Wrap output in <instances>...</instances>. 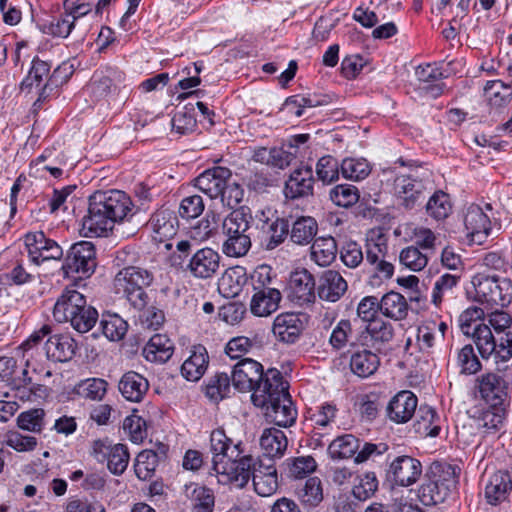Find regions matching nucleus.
<instances>
[{
    "label": "nucleus",
    "mask_w": 512,
    "mask_h": 512,
    "mask_svg": "<svg viewBox=\"0 0 512 512\" xmlns=\"http://www.w3.org/2000/svg\"><path fill=\"white\" fill-rule=\"evenodd\" d=\"M133 203L120 190L96 191L89 197L88 212L82 219L81 232L85 237H103L117 222L131 215Z\"/></svg>",
    "instance_id": "f257e3e1"
},
{
    "label": "nucleus",
    "mask_w": 512,
    "mask_h": 512,
    "mask_svg": "<svg viewBox=\"0 0 512 512\" xmlns=\"http://www.w3.org/2000/svg\"><path fill=\"white\" fill-rule=\"evenodd\" d=\"M251 400L264 410L266 419L279 427H291L297 419V409L288 392V384L277 369L266 372V381L261 383Z\"/></svg>",
    "instance_id": "f03ea898"
},
{
    "label": "nucleus",
    "mask_w": 512,
    "mask_h": 512,
    "mask_svg": "<svg viewBox=\"0 0 512 512\" xmlns=\"http://www.w3.org/2000/svg\"><path fill=\"white\" fill-rule=\"evenodd\" d=\"M484 316L483 309L469 308L459 317V326L464 335L472 336L483 359L492 358L495 364L506 363L512 358V336L501 335L495 338L490 327L479 320Z\"/></svg>",
    "instance_id": "7ed1b4c3"
},
{
    "label": "nucleus",
    "mask_w": 512,
    "mask_h": 512,
    "mask_svg": "<svg viewBox=\"0 0 512 512\" xmlns=\"http://www.w3.org/2000/svg\"><path fill=\"white\" fill-rule=\"evenodd\" d=\"M52 328L44 324L39 330L34 331L27 340L17 347L15 354L24 365L22 370L17 369V361L14 357L0 358V381L10 387H18L23 382L31 383V374H37V358L41 356L39 345L45 336L51 334Z\"/></svg>",
    "instance_id": "20e7f679"
},
{
    "label": "nucleus",
    "mask_w": 512,
    "mask_h": 512,
    "mask_svg": "<svg viewBox=\"0 0 512 512\" xmlns=\"http://www.w3.org/2000/svg\"><path fill=\"white\" fill-rule=\"evenodd\" d=\"M253 217L248 208L241 207L230 212L222 222L225 241L222 251L228 257H243L251 248V224Z\"/></svg>",
    "instance_id": "39448f33"
},
{
    "label": "nucleus",
    "mask_w": 512,
    "mask_h": 512,
    "mask_svg": "<svg viewBox=\"0 0 512 512\" xmlns=\"http://www.w3.org/2000/svg\"><path fill=\"white\" fill-rule=\"evenodd\" d=\"M455 484V468L446 463L434 462L429 467L425 479L418 489V498L425 506L442 503Z\"/></svg>",
    "instance_id": "423d86ee"
},
{
    "label": "nucleus",
    "mask_w": 512,
    "mask_h": 512,
    "mask_svg": "<svg viewBox=\"0 0 512 512\" xmlns=\"http://www.w3.org/2000/svg\"><path fill=\"white\" fill-rule=\"evenodd\" d=\"M154 280L153 274L144 268L130 266L120 270L114 278V289L124 296L137 310H143L148 302L145 289Z\"/></svg>",
    "instance_id": "0eeeda50"
},
{
    "label": "nucleus",
    "mask_w": 512,
    "mask_h": 512,
    "mask_svg": "<svg viewBox=\"0 0 512 512\" xmlns=\"http://www.w3.org/2000/svg\"><path fill=\"white\" fill-rule=\"evenodd\" d=\"M472 284L475 301L488 309H502L512 301V281L508 278L477 274Z\"/></svg>",
    "instance_id": "6e6552de"
},
{
    "label": "nucleus",
    "mask_w": 512,
    "mask_h": 512,
    "mask_svg": "<svg viewBox=\"0 0 512 512\" xmlns=\"http://www.w3.org/2000/svg\"><path fill=\"white\" fill-rule=\"evenodd\" d=\"M241 443L232 447L229 459L224 462H215L214 474L221 484H233L243 488L250 480L256 466L255 459L250 455L241 456Z\"/></svg>",
    "instance_id": "1a4fd4ad"
},
{
    "label": "nucleus",
    "mask_w": 512,
    "mask_h": 512,
    "mask_svg": "<svg viewBox=\"0 0 512 512\" xmlns=\"http://www.w3.org/2000/svg\"><path fill=\"white\" fill-rule=\"evenodd\" d=\"M388 240L380 228L371 229L366 234L365 260L366 264L373 267L380 277L391 278L394 273V266L387 261Z\"/></svg>",
    "instance_id": "9d476101"
},
{
    "label": "nucleus",
    "mask_w": 512,
    "mask_h": 512,
    "mask_svg": "<svg viewBox=\"0 0 512 512\" xmlns=\"http://www.w3.org/2000/svg\"><path fill=\"white\" fill-rule=\"evenodd\" d=\"M95 255V247L91 242L80 241L73 244L62 265L64 274L69 276L76 273L80 277L90 276L96 268Z\"/></svg>",
    "instance_id": "9b49d317"
},
{
    "label": "nucleus",
    "mask_w": 512,
    "mask_h": 512,
    "mask_svg": "<svg viewBox=\"0 0 512 512\" xmlns=\"http://www.w3.org/2000/svg\"><path fill=\"white\" fill-rule=\"evenodd\" d=\"M24 245L34 266L49 260H60L63 256L61 246L53 239L47 238L42 231L26 233Z\"/></svg>",
    "instance_id": "f8f14e48"
},
{
    "label": "nucleus",
    "mask_w": 512,
    "mask_h": 512,
    "mask_svg": "<svg viewBox=\"0 0 512 512\" xmlns=\"http://www.w3.org/2000/svg\"><path fill=\"white\" fill-rule=\"evenodd\" d=\"M394 193L399 205L409 210L424 202L429 189L422 179L412 175H399L394 180Z\"/></svg>",
    "instance_id": "ddd939ff"
},
{
    "label": "nucleus",
    "mask_w": 512,
    "mask_h": 512,
    "mask_svg": "<svg viewBox=\"0 0 512 512\" xmlns=\"http://www.w3.org/2000/svg\"><path fill=\"white\" fill-rule=\"evenodd\" d=\"M231 379L237 390L251 391L253 394L256 388L266 381V373L263 372V366L259 362L244 358L233 366Z\"/></svg>",
    "instance_id": "4468645a"
},
{
    "label": "nucleus",
    "mask_w": 512,
    "mask_h": 512,
    "mask_svg": "<svg viewBox=\"0 0 512 512\" xmlns=\"http://www.w3.org/2000/svg\"><path fill=\"white\" fill-rule=\"evenodd\" d=\"M421 462L408 455L395 457L387 470V476L395 485L409 487L415 484L422 475Z\"/></svg>",
    "instance_id": "2eb2a0df"
},
{
    "label": "nucleus",
    "mask_w": 512,
    "mask_h": 512,
    "mask_svg": "<svg viewBox=\"0 0 512 512\" xmlns=\"http://www.w3.org/2000/svg\"><path fill=\"white\" fill-rule=\"evenodd\" d=\"M148 226L151 230V237L156 243H165V248L170 250V240L177 234L178 218L170 209L157 210L150 218Z\"/></svg>",
    "instance_id": "dca6fc26"
},
{
    "label": "nucleus",
    "mask_w": 512,
    "mask_h": 512,
    "mask_svg": "<svg viewBox=\"0 0 512 512\" xmlns=\"http://www.w3.org/2000/svg\"><path fill=\"white\" fill-rule=\"evenodd\" d=\"M315 279L306 269L293 272L290 275L288 284V298L298 306H305L314 303Z\"/></svg>",
    "instance_id": "f3484780"
},
{
    "label": "nucleus",
    "mask_w": 512,
    "mask_h": 512,
    "mask_svg": "<svg viewBox=\"0 0 512 512\" xmlns=\"http://www.w3.org/2000/svg\"><path fill=\"white\" fill-rule=\"evenodd\" d=\"M307 322L305 314L281 313L273 321L272 332L283 343H295L302 334Z\"/></svg>",
    "instance_id": "a211bd4d"
},
{
    "label": "nucleus",
    "mask_w": 512,
    "mask_h": 512,
    "mask_svg": "<svg viewBox=\"0 0 512 512\" xmlns=\"http://www.w3.org/2000/svg\"><path fill=\"white\" fill-rule=\"evenodd\" d=\"M125 74L116 67H104L95 71L91 83V93L96 98H105L120 90Z\"/></svg>",
    "instance_id": "6ab92c4d"
},
{
    "label": "nucleus",
    "mask_w": 512,
    "mask_h": 512,
    "mask_svg": "<svg viewBox=\"0 0 512 512\" xmlns=\"http://www.w3.org/2000/svg\"><path fill=\"white\" fill-rule=\"evenodd\" d=\"M476 383L481 398L491 406L501 405L507 397V382L497 373H484L477 378Z\"/></svg>",
    "instance_id": "aec40b11"
},
{
    "label": "nucleus",
    "mask_w": 512,
    "mask_h": 512,
    "mask_svg": "<svg viewBox=\"0 0 512 512\" xmlns=\"http://www.w3.org/2000/svg\"><path fill=\"white\" fill-rule=\"evenodd\" d=\"M232 172L226 167L216 166L202 172L195 179V187L211 199L220 197L226 182L231 180Z\"/></svg>",
    "instance_id": "412c9836"
},
{
    "label": "nucleus",
    "mask_w": 512,
    "mask_h": 512,
    "mask_svg": "<svg viewBox=\"0 0 512 512\" xmlns=\"http://www.w3.org/2000/svg\"><path fill=\"white\" fill-rule=\"evenodd\" d=\"M418 405L416 395L409 390H402L394 395L386 408L387 417L394 423H407L415 415Z\"/></svg>",
    "instance_id": "4be33fe9"
},
{
    "label": "nucleus",
    "mask_w": 512,
    "mask_h": 512,
    "mask_svg": "<svg viewBox=\"0 0 512 512\" xmlns=\"http://www.w3.org/2000/svg\"><path fill=\"white\" fill-rule=\"evenodd\" d=\"M93 453L99 461L107 458V467L115 475H121L128 466L129 453L123 444L107 446L103 441L97 440L93 444Z\"/></svg>",
    "instance_id": "5701e85b"
},
{
    "label": "nucleus",
    "mask_w": 512,
    "mask_h": 512,
    "mask_svg": "<svg viewBox=\"0 0 512 512\" xmlns=\"http://www.w3.org/2000/svg\"><path fill=\"white\" fill-rule=\"evenodd\" d=\"M220 255L212 248H202L191 257L187 266L189 272L198 279L212 278L220 266Z\"/></svg>",
    "instance_id": "b1692460"
},
{
    "label": "nucleus",
    "mask_w": 512,
    "mask_h": 512,
    "mask_svg": "<svg viewBox=\"0 0 512 512\" xmlns=\"http://www.w3.org/2000/svg\"><path fill=\"white\" fill-rule=\"evenodd\" d=\"M464 226L467 236L470 240L477 244H482L488 237L491 230V222L489 217L483 212L478 205H470L464 215Z\"/></svg>",
    "instance_id": "393cba45"
},
{
    "label": "nucleus",
    "mask_w": 512,
    "mask_h": 512,
    "mask_svg": "<svg viewBox=\"0 0 512 512\" xmlns=\"http://www.w3.org/2000/svg\"><path fill=\"white\" fill-rule=\"evenodd\" d=\"M314 177L312 168L301 165L295 168L285 182L284 193L287 198L296 199L313 193Z\"/></svg>",
    "instance_id": "a878e982"
},
{
    "label": "nucleus",
    "mask_w": 512,
    "mask_h": 512,
    "mask_svg": "<svg viewBox=\"0 0 512 512\" xmlns=\"http://www.w3.org/2000/svg\"><path fill=\"white\" fill-rule=\"evenodd\" d=\"M348 284L336 270H326L319 277L317 293L321 300L337 302L347 291Z\"/></svg>",
    "instance_id": "bb28decb"
},
{
    "label": "nucleus",
    "mask_w": 512,
    "mask_h": 512,
    "mask_svg": "<svg viewBox=\"0 0 512 512\" xmlns=\"http://www.w3.org/2000/svg\"><path fill=\"white\" fill-rule=\"evenodd\" d=\"M85 301L86 298L82 293L73 287H66L54 304V319L59 323L69 322L75 312L79 311V307L85 304Z\"/></svg>",
    "instance_id": "cd10ccee"
},
{
    "label": "nucleus",
    "mask_w": 512,
    "mask_h": 512,
    "mask_svg": "<svg viewBox=\"0 0 512 512\" xmlns=\"http://www.w3.org/2000/svg\"><path fill=\"white\" fill-rule=\"evenodd\" d=\"M511 489L510 474L500 470L489 475L484 487V497L487 503L496 506L507 499Z\"/></svg>",
    "instance_id": "c85d7f7f"
},
{
    "label": "nucleus",
    "mask_w": 512,
    "mask_h": 512,
    "mask_svg": "<svg viewBox=\"0 0 512 512\" xmlns=\"http://www.w3.org/2000/svg\"><path fill=\"white\" fill-rule=\"evenodd\" d=\"M252 481L255 492L261 497L272 496L278 489L277 470L273 464L259 461L254 467Z\"/></svg>",
    "instance_id": "c756f323"
},
{
    "label": "nucleus",
    "mask_w": 512,
    "mask_h": 512,
    "mask_svg": "<svg viewBox=\"0 0 512 512\" xmlns=\"http://www.w3.org/2000/svg\"><path fill=\"white\" fill-rule=\"evenodd\" d=\"M259 444L263 455L271 460L281 458L285 454L288 440L282 430L271 427L263 430Z\"/></svg>",
    "instance_id": "7c9ffc66"
},
{
    "label": "nucleus",
    "mask_w": 512,
    "mask_h": 512,
    "mask_svg": "<svg viewBox=\"0 0 512 512\" xmlns=\"http://www.w3.org/2000/svg\"><path fill=\"white\" fill-rule=\"evenodd\" d=\"M208 363L209 357L206 348L202 345H195L181 366V374L188 381H198L204 375Z\"/></svg>",
    "instance_id": "2f4dec72"
},
{
    "label": "nucleus",
    "mask_w": 512,
    "mask_h": 512,
    "mask_svg": "<svg viewBox=\"0 0 512 512\" xmlns=\"http://www.w3.org/2000/svg\"><path fill=\"white\" fill-rule=\"evenodd\" d=\"M174 344L170 338L163 334H155L144 346L142 355L152 363H165L173 355Z\"/></svg>",
    "instance_id": "473e14b6"
},
{
    "label": "nucleus",
    "mask_w": 512,
    "mask_h": 512,
    "mask_svg": "<svg viewBox=\"0 0 512 512\" xmlns=\"http://www.w3.org/2000/svg\"><path fill=\"white\" fill-rule=\"evenodd\" d=\"M76 348V342L69 335H52L45 343L47 358L59 362L70 360L74 356Z\"/></svg>",
    "instance_id": "72a5a7b5"
},
{
    "label": "nucleus",
    "mask_w": 512,
    "mask_h": 512,
    "mask_svg": "<svg viewBox=\"0 0 512 512\" xmlns=\"http://www.w3.org/2000/svg\"><path fill=\"white\" fill-rule=\"evenodd\" d=\"M294 155L280 147H255L252 160L267 166L285 169L294 160Z\"/></svg>",
    "instance_id": "f704fd0d"
},
{
    "label": "nucleus",
    "mask_w": 512,
    "mask_h": 512,
    "mask_svg": "<svg viewBox=\"0 0 512 512\" xmlns=\"http://www.w3.org/2000/svg\"><path fill=\"white\" fill-rule=\"evenodd\" d=\"M148 389V380L134 371L125 373L119 381V391L126 400L131 402H140Z\"/></svg>",
    "instance_id": "c9c22d12"
},
{
    "label": "nucleus",
    "mask_w": 512,
    "mask_h": 512,
    "mask_svg": "<svg viewBox=\"0 0 512 512\" xmlns=\"http://www.w3.org/2000/svg\"><path fill=\"white\" fill-rule=\"evenodd\" d=\"M246 281L247 275L243 267H231L219 279L218 290L225 298H234L240 294Z\"/></svg>",
    "instance_id": "e433bc0d"
},
{
    "label": "nucleus",
    "mask_w": 512,
    "mask_h": 512,
    "mask_svg": "<svg viewBox=\"0 0 512 512\" xmlns=\"http://www.w3.org/2000/svg\"><path fill=\"white\" fill-rule=\"evenodd\" d=\"M337 252V243L332 236H320L314 239L310 258L318 266L327 267L336 259Z\"/></svg>",
    "instance_id": "4c0bfd02"
},
{
    "label": "nucleus",
    "mask_w": 512,
    "mask_h": 512,
    "mask_svg": "<svg viewBox=\"0 0 512 512\" xmlns=\"http://www.w3.org/2000/svg\"><path fill=\"white\" fill-rule=\"evenodd\" d=\"M281 293L278 289L254 291L250 302V311L258 317H265L278 309Z\"/></svg>",
    "instance_id": "58836bf2"
},
{
    "label": "nucleus",
    "mask_w": 512,
    "mask_h": 512,
    "mask_svg": "<svg viewBox=\"0 0 512 512\" xmlns=\"http://www.w3.org/2000/svg\"><path fill=\"white\" fill-rule=\"evenodd\" d=\"M380 312L394 321H401L408 315L409 305L406 298L395 291H390L379 300Z\"/></svg>",
    "instance_id": "ea45409f"
},
{
    "label": "nucleus",
    "mask_w": 512,
    "mask_h": 512,
    "mask_svg": "<svg viewBox=\"0 0 512 512\" xmlns=\"http://www.w3.org/2000/svg\"><path fill=\"white\" fill-rule=\"evenodd\" d=\"M415 432L423 437H436L440 432V417L427 405H421L416 413Z\"/></svg>",
    "instance_id": "a19ab883"
},
{
    "label": "nucleus",
    "mask_w": 512,
    "mask_h": 512,
    "mask_svg": "<svg viewBox=\"0 0 512 512\" xmlns=\"http://www.w3.org/2000/svg\"><path fill=\"white\" fill-rule=\"evenodd\" d=\"M379 365V356L368 349L356 351L350 358V368L352 372L362 378L373 375Z\"/></svg>",
    "instance_id": "79ce46f5"
},
{
    "label": "nucleus",
    "mask_w": 512,
    "mask_h": 512,
    "mask_svg": "<svg viewBox=\"0 0 512 512\" xmlns=\"http://www.w3.org/2000/svg\"><path fill=\"white\" fill-rule=\"evenodd\" d=\"M317 230L318 225L314 218L302 216L293 222L290 239L297 245H308L315 238Z\"/></svg>",
    "instance_id": "37998d69"
},
{
    "label": "nucleus",
    "mask_w": 512,
    "mask_h": 512,
    "mask_svg": "<svg viewBox=\"0 0 512 512\" xmlns=\"http://www.w3.org/2000/svg\"><path fill=\"white\" fill-rule=\"evenodd\" d=\"M297 497L306 509H313L323 501L322 482L318 477H310L297 490Z\"/></svg>",
    "instance_id": "c03bdc74"
},
{
    "label": "nucleus",
    "mask_w": 512,
    "mask_h": 512,
    "mask_svg": "<svg viewBox=\"0 0 512 512\" xmlns=\"http://www.w3.org/2000/svg\"><path fill=\"white\" fill-rule=\"evenodd\" d=\"M484 94L491 106H506L512 100V84H506L501 80L487 81Z\"/></svg>",
    "instance_id": "a18cd8bd"
},
{
    "label": "nucleus",
    "mask_w": 512,
    "mask_h": 512,
    "mask_svg": "<svg viewBox=\"0 0 512 512\" xmlns=\"http://www.w3.org/2000/svg\"><path fill=\"white\" fill-rule=\"evenodd\" d=\"M265 233V249L273 250L286 239L289 232V224L284 218L277 217L263 226Z\"/></svg>",
    "instance_id": "49530a36"
},
{
    "label": "nucleus",
    "mask_w": 512,
    "mask_h": 512,
    "mask_svg": "<svg viewBox=\"0 0 512 512\" xmlns=\"http://www.w3.org/2000/svg\"><path fill=\"white\" fill-rule=\"evenodd\" d=\"M108 383L101 378H88L74 387V393L81 398L100 401L107 392Z\"/></svg>",
    "instance_id": "de8ad7c7"
},
{
    "label": "nucleus",
    "mask_w": 512,
    "mask_h": 512,
    "mask_svg": "<svg viewBox=\"0 0 512 512\" xmlns=\"http://www.w3.org/2000/svg\"><path fill=\"white\" fill-rule=\"evenodd\" d=\"M358 449V439L351 434H345L330 443L328 453L332 459H347L354 456Z\"/></svg>",
    "instance_id": "09e8293b"
},
{
    "label": "nucleus",
    "mask_w": 512,
    "mask_h": 512,
    "mask_svg": "<svg viewBox=\"0 0 512 512\" xmlns=\"http://www.w3.org/2000/svg\"><path fill=\"white\" fill-rule=\"evenodd\" d=\"M100 326L103 334L110 341L121 340L127 333L128 329V324L123 318L117 314L111 313L102 315Z\"/></svg>",
    "instance_id": "8fccbe9b"
},
{
    "label": "nucleus",
    "mask_w": 512,
    "mask_h": 512,
    "mask_svg": "<svg viewBox=\"0 0 512 512\" xmlns=\"http://www.w3.org/2000/svg\"><path fill=\"white\" fill-rule=\"evenodd\" d=\"M430 256L431 254L411 245L401 250L399 261L411 271L419 272L427 266Z\"/></svg>",
    "instance_id": "3c124183"
},
{
    "label": "nucleus",
    "mask_w": 512,
    "mask_h": 512,
    "mask_svg": "<svg viewBox=\"0 0 512 512\" xmlns=\"http://www.w3.org/2000/svg\"><path fill=\"white\" fill-rule=\"evenodd\" d=\"M456 365L460 373L465 375H474L482 368L471 344L464 345L456 350Z\"/></svg>",
    "instance_id": "603ef678"
},
{
    "label": "nucleus",
    "mask_w": 512,
    "mask_h": 512,
    "mask_svg": "<svg viewBox=\"0 0 512 512\" xmlns=\"http://www.w3.org/2000/svg\"><path fill=\"white\" fill-rule=\"evenodd\" d=\"M259 348L260 342L257 336H237L228 341L225 347V352L231 359H238L245 354L258 350Z\"/></svg>",
    "instance_id": "864d4df0"
},
{
    "label": "nucleus",
    "mask_w": 512,
    "mask_h": 512,
    "mask_svg": "<svg viewBox=\"0 0 512 512\" xmlns=\"http://www.w3.org/2000/svg\"><path fill=\"white\" fill-rule=\"evenodd\" d=\"M231 439H229L224 430L216 429L210 435V447L213 454L212 470L215 469V462H224L229 459L232 448H230Z\"/></svg>",
    "instance_id": "5fc2aeb1"
},
{
    "label": "nucleus",
    "mask_w": 512,
    "mask_h": 512,
    "mask_svg": "<svg viewBox=\"0 0 512 512\" xmlns=\"http://www.w3.org/2000/svg\"><path fill=\"white\" fill-rule=\"evenodd\" d=\"M97 319V310L85 301V304L79 307V311H76L71 317L69 323L79 333H86L94 327Z\"/></svg>",
    "instance_id": "6e6d98bb"
},
{
    "label": "nucleus",
    "mask_w": 512,
    "mask_h": 512,
    "mask_svg": "<svg viewBox=\"0 0 512 512\" xmlns=\"http://www.w3.org/2000/svg\"><path fill=\"white\" fill-rule=\"evenodd\" d=\"M158 466V455L152 450L141 451L135 460L134 470L138 479L146 481L152 478Z\"/></svg>",
    "instance_id": "4d7b16f0"
},
{
    "label": "nucleus",
    "mask_w": 512,
    "mask_h": 512,
    "mask_svg": "<svg viewBox=\"0 0 512 512\" xmlns=\"http://www.w3.org/2000/svg\"><path fill=\"white\" fill-rule=\"evenodd\" d=\"M341 173L344 178L360 181L371 173V166L364 158H347L341 163Z\"/></svg>",
    "instance_id": "13d9d810"
},
{
    "label": "nucleus",
    "mask_w": 512,
    "mask_h": 512,
    "mask_svg": "<svg viewBox=\"0 0 512 512\" xmlns=\"http://www.w3.org/2000/svg\"><path fill=\"white\" fill-rule=\"evenodd\" d=\"M428 215L436 220H443L449 216L452 211V204L448 194L439 190L436 191L426 204Z\"/></svg>",
    "instance_id": "bf43d9fd"
},
{
    "label": "nucleus",
    "mask_w": 512,
    "mask_h": 512,
    "mask_svg": "<svg viewBox=\"0 0 512 512\" xmlns=\"http://www.w3.org/2000/svg\"><path fill=\"white\" fill-rule=\"evenodd\" d=\"M51 69V63L34 57L28 75L21 82V88L39 87L48 77Z\"/></svg>",
    "instance_id": "052dcab7"
},
{
    "label": "nucleus",
    "mask_w": 512,
    "mask_h": 512,
    "mask_svg": "<svg viewBox=\"0 0 512 512\" xmlns=\"http://www.w3.org/2000/svg\"><path fill=\"white\" fill-rule=\"evenodd\" d=\"M378 489V479L374 472H366L357 476L356 483L352 488L353 496L360 500L365 501L371 498Z\"/></svg>",
    "instance_id": "680f3d73"
},
{
    "label": "nucleus",
    "mask_w": 512,
    "mask_h": 512,
    "mask_svg": "<svg viewBox=\"0 0 512 512\" xmlns=\"http://www.w3.org/2000/svg\"><path fill=\"white\" fill-rule=\"evenodd\" d=\"M460 277L454 274L445 273L434 283L431 299L438 306L446 296H452L454 288L458 285Z\"/></svg>",
    "instance_id": "e2e57ef3"
},
{
    "label": "nucleus",
    "mask_w": 512,
    "mask_h": 512,
    "mask_svg": "<svg viewBox=\"0 0 512 512\" xmlns=\"http://www.w3.org/2000/svg\"><path fill=\"white\" fill-rule=\"evenodd\" d=\"M417 344L422 352H432L443 341L437 336V331L428 320L423 321L417 328Z\"/></svg>",
    "instance_id": "0e129e2a"
},
{
    "label": "nucleus",
    "mask_w": 512,
    "mask_h": 512,
    "mask_svg": "<svg viewBox=\"0 0 512 512\" xmlns=\"http://www.w3.org/2000/svg\"><path fill=\"white\" fill-rule=\"evenodd\" d=\"M38 274L28 269L23 262H18L9 272L1 274L0 280L8 285H24L35 280Z\"/></svg>",
    "instance_id": "69168bd1"
},
{
    "label": "nucleus",
    "mask_w": 512,
    "mask_h": 512,
    "mask_svg": "<svg viewBox=\"0 0 512 512\" xmlns=\"http://www.w3.org/2000/svg\"><path fill=\"white\" fill-rule=\"evenodd\" d=\"M331 201L339 207H350L359 200L358 189L350 184L337 185L330 190Z\"/></svg>",
    "instance_id": "338daca9"
},
{
    "label": "nucleus",
    "mask_w": 512,
    "mask_h": 512,
    "mask_svg": "<svg viewBox=\"0 0 512 512\" xmlns=\"http://www.w3.org/2000/svg\"><path fill=\"white\" fill-rule=\"evenodd\" d=\"M44 416L45 412L43 409H30L18 415L17 425L22 430L40 433L45 425Z\"/></svg>",
    "instance_id": "774afa93"
}]
</instances>
